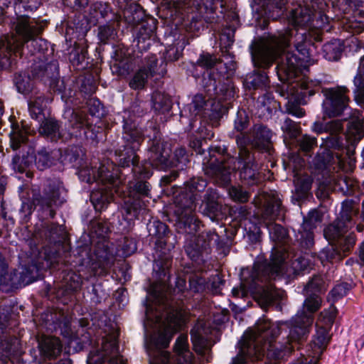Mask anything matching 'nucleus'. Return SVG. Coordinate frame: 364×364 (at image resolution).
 Wrapping results in <instances>:
<instances>
[{
  "instance_id": "obj_1",
  "label": "nucleus",
  "mask_w": 364,
  "mask_h": 364,
  "mask_svg": "<svg viewBox=\"0 0 364 364\" xmlns=\"http://www.w3.org/2000/svg\"><path fill=\"white\" fill-rule=\"evenodd\" d=\"M318 1L309 3L304 0V6L299 5L291 9L289 21L293 28L252 43L250 49L255 68L268 69L279 57L277 75L281 82L290 84L301 69L309 65L312 41L307 28H321L328 18L318 11L321 9Z\"/></svg>"
},
{
  "instance_id": "obj_2",
  "label": "nucleus",
  "mask_w": 364,
  "mask_h": 364,
  "mask_svg": "<svg viewBox=\"0 0 364 364\" xmlns=\"http://www.w3.org/2000/svg\"><path fill=\"white\" fill-rule=\"evenodd\" d=\"M175 283L173 289L164 281L153 283L147 292L144 327L150 364H196L186 334H181L175 342L174 359L163 350L183 323L181 309L176 305L183 300L186 279L178 277Z\"/></svg>"
},
{
  "instance_id": "obj_3",
  "label": "nucleus",
  "mask_w": 364,
  "mask_h": 364,
  "mask_svg": "<svg viewBox=\"0 0 364 364\" xmlns=\"http://www.w3.org/2000/svg\"><path fill=\"white\" fill-rule=\"evenodd\" d=\"M138 115H128L123 117L124 122V139L125 141L124 151L116 152L118 156V164L120 166L125 168L132 165L134 181L124 183L127 184L129 189V198L125 201L127 212L134 218H138L139 215L146 213V202L142 197L148 196L149 194V184L144 181L145 178L152 175L151 167L160 170H166L169 167H178L183 169L188 162V156L186 149L178 148L174 151V158L169 161L168 157L170 154V149L166 144L161 142V136L159 130L153 127L146 136L150 138V145L148 153V162L143 164H138L137 156L135 154L143 141L144 134L141 128L138 127Z\"/></svg>"
},
{
  "instance_id": "obj_4",
  "label": "nucleus",
  "mask_w": 364,
  "mask_h": 364,
  "mask_svg": "<svg viewBox=\"0 0 364 364\" xmlns=\"http://www.w3.org/2000/svg\"><path fill=\"white\" fill-rule=\"evenodd\" d=\"M288 257L286 248L274 246L269 262L257 260L252 269H242L241 283L239 287L232 289V296L242 298L251 293L262 307L282 301L284 296V291L274 288L270 280L282 275L290 278L311 269L313 265L306 256H299L287 267L286 259Z\"/></svg>"
},
{
  "instance_id": "obj_5",
  "label": "nucleus",
  "mask_w": 364,
  "mask_h": 364,
  "mask_svg": "<svg viewBox=\"0 0 364 364\" xmlns=\"http://www.w3.org/2000/svg\"><path fill=\"white\" fill-rule=\"evenodd\" d=\"M184 186L174 199L175 225L178 232L189 235L185 245L186 252L191 260L200 264L205 261L210 247L217 243L219 236L213 230L193 236L200 227V221L195 214L197 193L203 191L207 183L201 178H193Z\"/></svg>"
},
{
  "instance_id": "obj_6",
  "label": "nucleus",
  "mask_w": 364,
  "mask_h": 364,
  "mask_svg": "<svg viewBox=\"0 0 364 364\" xmlns=\"http://www.w3.org/2000/svg\"><path fill=\"white\" fill-rule=\"evenodd\" d=\"M15 33L0 38V70L9 68L14 61L13 55H21L27 50L33 63L31 71L36 64H43V68L50 61L46 41L40 37L46 23L27 15H21L14 22Z\"/></svg>"
},
{
  "instance_id": "obj_7",
  "label": "nucleus",
  "mask_w": 364,
  "mask_h": 364,
  "mask_svg": "<svg viewBox=\"0 0 364 364\" xmlns=\"http://www.w3.org/2000/svg\"><path fill=\"white\" fill-rule=\"evenodd\" d=\"M282 328L279 323L260 318L253 329L247 331L239 342L240 350L231 364H251L265 355L269 361L280 360L289 353L294 346L304 341L291 339L289 333L284 344H273V340Z\"/></svg>"
},
{
  "instance_id": "obj_8",
  "label": "nucleus",
  "mask_w": 364,
  "mask_h": 364,
  "mask_svg": "<svg viewBox=\"0 0 364 364\" xmlns=\"http://www.w3.org/2000/svg\"><path fill=\"white\" fill-rule=\"evenodd\" d=\"M355 216H358L356 204L353 200H344L337 220L323 230L325 238L329 242H336V245L325 247L316 256L323 265L341 261L355 245V236L353 232H348L354 225Z\"/></svg>"
},
{
  "instance_id": "obj_9",
  "label": "nucleus",
  "mask_w": 364,
  "mask_h": 364,
  "mask_svg": "<svg viewBox=\"0 0 364 364\" xmlns=\"http://www.w3.org/2000/svg\"><path fill=\"white\" fill-rule=\"evenodd\" d=\"M236 142L239 149L237 166L233 158L224 161L222 156L218 157L209 153L210 159H207L206 156L203 159V166L205 174L219 186L228 185L230 182L232 172L236 168L240 169L241 179L247 181L248 184L253 185L259 181L258 164L255 162V158L250 150L245 149L246 139L237 138Z\"/></svg>"
},
{
  "instance_id": "obj_10",
  "label": "nucleus",
  "mask_w": 364,
  "mask_h": 364,
  "mask_svg": "<svg viewBox=\"0 0 364 364\" xmlns=\"http://www.w3.org/2000/svg\"><path fill=\"white\" fill-rule=\"evenodd\" d=\"M92 162L90 166H85L78 171L79 178L87 183H97L90 194L91 202L97 211H102L107 208L108 204L112 200L114 192L119 189V184L122 183V172L118 176L117 171L111 173L114 170L115 166L108 159L99 164Z\"/></svg>"
},
{
  "instance_id": "obj_11",
  "label": "nucleus",
  "mask_w": 364,
  "mask_h": 364,
  "mask_svg": "<svg viewBox=\"0 0 364 364\" xmlns=\"http://www.w3.org/2000/svg\"><path fill=\"white\" fill-rule=\"evenodd\" d=\"M108 228L102 223H96L92 227L91 237H98L94 254L88 261H83L82 267L77 269L78 274L70 272L68 274L65 280L68 289L76 291L80 289L82 279H88L92 276H100L106 273L113 263L114 254L109 247V242L106 240Z\"/></svg>"
},
{
  "instance_id": "obj_12",
  "label": "nucleus",
  "mask_w": 364,
  "mask_h": 364,
  "mask_svg": "<svg viewBox=\"0 0 364 364\" xmlns=\"http://www.w3.org/2000/svg\"><path fill=\"white\" fill-rule=\"evenodd\" d=\"M306 291L309 295L305 299L303 307L291 320L277 322L279 326H285L289 331L291 339L304 341L306 339L310 327L314 322V314L321 306V299L317 293L323 291V280L321 277H314L306 286Z\"/></svg>"
},
{
  "instance_id": "obj_13",
  "label": "nucleus",
  "mask_w": 364,
  "mask_h": 364,
  "mask_svg": "<svg viewBox=\"0 0 364 364\" xmlns=\"http://www.w3.org/2000/svg\"><path fill=\"white\" fill-rule=\"evenodd\" d=\"M196 63L207 69L203 75L201 86L210 98L217 99L219 104L221 100L235 97L236 89L233 82L218 71L222 67L220 59L208 53H203Z\"/></svg>"
},
{
  "instance_id": "obj_14",
  "label": "nucleus",
  "mask_w": 364,
  "mask_h": 364,
  "mask_svg": "<svg viewBox=\"0 0 364 364\" xmlns=\"http://www.w3.org/2000/svg\"><path fill=\"white\" fill-rule=\"evenodd\" d=\"M100 348L91 350L87 364H127L120 355L117 345L119 331L115 325L104 329Z\"/></svg>"
},
{
  "instance_id": "obj_15",
  "label": "nucleus",
  "mask_w": 364,
  "mask_h": 364,
  "mask_svg": "<svg viewBox=\"0 0 364 364\" xmlns=\"http://www.w3.org/2000/svg\"><path fill=\"white\" fill-rule=\"evenodd\" d=\"M31 76L48 85L54 92L61 95L63 100H67L72 96L73 90L66 87L64 79L58 77V64L57 61H50L47 67L43 68V64H36L31 70Z\"/></svg>"
},
{
  "instance_id": "obj_16",
  "label": "nucleus",
  "mask_w": 364,
  "mask_h": 364,
  "mask_svg": "<svg viewBox=\"0 0 364 364\" xmlns=\"http://www.w3.org/2000/svg\"><path fill=\"white\" fill-rule=\"evenodd\" d=\"M65 200V189L62 183L58 179H53L47 181L43 196H34L33 203L46 217L53 218L55 209Z\"/></svg>"
},
{
  "instance_id": "obj_17",
  "label": "nucleus",
  "mask_w": 364,
  "mask_h": 364,
  "mask_svg": "<svg viewBox=\"0 0 364 364\" xmlns=\"http://www.w3.org/2000/svg\"><path fill=\"white\" fill-rule=\"evenodd\" d=\"M347 90L342 87L323 88L322 92L325 96L323 102L326 114H360V111L349 105V98L346 95Z\"/></svg>"
},
{
  "instance_id": "obj_18",
  "label": "nucleus",
  "mask_w": 364,
  "mask_h": 364,
  "mask_svg": "<svg viewBox=\"0 0 364 364\" xmlns=\"http://www.w3.org/2000/svg\"><path fill=\"white\" fill-rule=\"evenodd\" d=\"M212 328L210 323L203 320H199L191 331V341L193 349L200 358L208 363L211 360V348L213 343L211 342L210 335Z\"/></svg>"
},
{
  "instance_id": "obj_19",
  "label": "nucleus",
  "mask_w": 364,
  "mask_h": 364,
  "mask_svg": "<svg viewBox=\"0 0 364 364\" xmlns=\"http://www.w3.org/2000/svg\"><path fill=\"white\" fill-rule=\"evenodd\" d=\"M255 207L266 218L274 219L280 215L283 211L281 200L275 191L262 192L254 198Z\"/></svg>"
},
{
  "instance_id": "obj_20",
  "label": "nucleus",
  "mask_w": 364,
  "mask_h": 364,
  "mask_svg": "<svg viewBox=\"0 0 364 364\" xmlns=\"http://www.w3.org/2000/svg\"><path fill=\"white\" fill-rule=\"evenodd\" d=\"M321 220V215L318 210H311L304 218V223L296 235V240L300 246L305 249H309L314 244L313 230L317 223Z\"/></svg>"
},
{
  "instance_id": "obj_21",
  "label": "nucleus",
  "mask_w": 364,
  "mask_h": 364,
  "mask_svg": "<svg viewBox=\"0 0 364 364\" xmlns=\"http://www.w3.org/2000/svg\"><path fill=\"white\" fill-rule=\"evenodd\" d=\"M272 132L266 127L257 124L254 127L250 134L238 136L237 138H245L246 143L245 149L250 147L257 149L260 151L269 152L271 149Z\"/></svg>"
},
{
  "instance_id": "obj_22",
  "label": "nucleus",
  "mask_w": 364,
  "mask_h": 364,
  "mask_svg": "<svg viewBox=\"0 0 364 364\" xmlns=\"http://www.w3.org/2000/svg\"><path fill=\"white\" fill-rule=\"evenodd\" d=\"M345 127L349 134L360 137L364 135V115H351L349 120L345 122L331 120L326 124L324 129L337 133L343 132Z\"/></svg>"
},
{
  "instance_id": "obj_23",
  "label": "nucleus",
  "mask_w": 364,
  "mask_h": 364,
  "mask_svg": "<svg viewBox=\"0 0 364 364\" xmlns=\"http://www.w3.org/2000/svg\"><path fill=\"white\" fill-rule=\"evenodd\" d=\"M157 58L155 55L145 57L144 65L134 75L129 81V86L134 90H139L144 87L148 78L154 76L156 73Z\"/></svg>"
},
{
  "instance_id": "obj_24",
  "label": "nucleus",
  "mask_w": 364,
  "mask_h": 364,
  "mask_svg": "<svg viewBox=\"0 0 364 364\" xmlns=\"http://www.w3.org/2000/svg\"><path fill=\"white\" fill-rule=\"evenodd\" d=\"M157 21L154 18H146L140 25L136 34L134 41L139 51L146 50L154 41V32L156 29Z\"/></svg>"
},
{
  "instance_id": "obj_25",
  "label": "nucleus",
  "mask_w": 364,
  "mask_h": 364,
  "mask_svg": "<svg viewBox=\"0 0 364 364\" xmlns=\"http://www.w3.org/2000/svg\"><path fill=\"white\" fill-rule=\"evenodd\" d=\"M219 194L215 189L208 188L200 207L201 213L212 220L218 219L223 215V205L218 201Z\"/></svg>"
},
{
  "instance_id": "obj_26",
  "label": "nucleus",
  "mask_w": 364,
  "mask_h": 364,
  "mask_svg": "<svg viewBox=\"0 0 364 364\" xmlns=\"http://www.w3.org/2000/svg\"><path fill=\"white\" fill-rule=\"evenodd\" d=\"M41 355L48 359L55 358L62 351V345L58 338L42 336L38 341Z\"/></svg>"
},
{
  "instance_id": "obj_27",
  "label": "nucleus",
  "mask_w": 364,
  "mask_h": 364,
  "mask_svg": "<svg viewBox=\"0 0 364 364\" xmlns=\"http://www.w3.org/2000/svg\"><path fill=\"white\" fill-rule=\"evenodd\" d=\"M90 14L97 22L102 19H108V22L116 21L118 25L121 16L112 12L109 4L102 2H95L90 7Z\"/></svg>"
},
{
  "instance_id": "obj_28",
  "label": "nucleus",
  "mask_w": 364,
  "mask_h": 364,
  "mask_svg": "<svg viewBox=\"0 0 364 364\" xmlns=\"http://www.w3.org/2000/svg\"><path fill=\"white\" fill-rule=\"evenodd\" d=\"M41 228L36 230L35 237L36 239L48 240L50 242H55L64 235V228L61 225L48 223H42Z\"/></svg>"
},
{
  "instance_id": "obj_29",
  "label": "nucleus",
  "mask_w": 364,
  "mask_h": 364,
  "mask_svg": "<svg viewBox=\"0 0 364 364\" xmlns=\"http://www.w3.org/2000/svg\"><path fill=\"white\" fill-rule=\"evenodd\" d=\"M269 77L264 71H254L247 75L243 84L248 90H265L269 87Z\"/></svg>"
},
{
  "instance_id": "obj_30",
  "label": "nucleus",
  "mask_w": 364,
  "mask_h": 364,
  "mask_svg": "<svg viewBox=\"0 0 364 364\" xmlns=\"http://www.w3.org/2000/svg\"><path fill=\"white\" fill-rule=\"evenodd\" d=\"M61 156L60 149L48 151L46 149L40 150L36 156V165L40 170H44L59 161Z\"/></svg>"
},
{
  "instance_id": "obj_31",
  "label": "nucleus",
  "mask_w": 364,
  "mask_h": 364,
  "mask_svg": "<svg viewBox=\"0 0 364 364\" xmlns=\"http://www.w3.org/2000/svg\"><path fill=\"white\" fill-rule=\"evenodd\" d=\"M39 132L41 134L46 136L53 141H55L62 137L58 122L50 117H44V119L41 124Z\"/></svg>"
},
{
  "instance_id": "obj_32",
  "label": "nucleus",
  "mask_w": 364,
  "mask_h": 364,
  "mask_svg": "<svg viewBox=\"0 0 364 364\" xmlns=\"http://www.w3.org/2000/svg\"><path fill=\"white\" fill-rule=\"evenodd\" d=\"M323 57L329 61L338 60L344 50L342 42L338 39H334L326 43L323 46Z\"/></svg>"
},
{
  "instance_id": "obj_33",
  "label": "nucleus",
  "mask_w": 364,
  "mask_h": 364,
  "mask_svg": "<svg viewBox=\"0 0 364 364\" xmlns=\"http://www.w3.org/2000/svg\"><path fill=\"white\" fill-rule=\"evenodd\" d=\"M312 179L307 175L296 173L294 176L295 193L293 199L299 200L304 197L311 188Z\"/></svg>"
},
{
  "instance_id": "obj_34",
  "label": "nucleus",
  "mask_w": 364,
  "mask_h": 364,
  "mask_svg": "<svg viewBox=\"0 0 364 364\" xmlns=\"http://www.w3.org/2000/svg\"><path fill=\"white\" fill-rule=\"evenodd\" d=\"M355 100L356 103L364 107V56L360 60L358 74L354 77Z\"/></svg>"
},
{
  "instance_id": "obj_35",
  "label": "nucleus",
  "mask_w": 364,
  "mask_h": 364,
  "mask_svg": "<svg viewBox=\"0 0 364 364\" xmlns=\"http://www.w3.org/2000/svg\"><path fill=\"white\" fill-rule=\"evenodd\" d=\"M123 18L130 25H140L146 21L144 11L139 4H130L123 11Z\"/></svg>"
},
{
  "instance_id": "obj_36",
  "label": "nucleus",
  "mask_w": 364,
  "mask_h": 364,
  "mask_svg": "<svg viewBox=\"0 0 364 364\" xmlns=\"http://www.w3.org/2000/svg\"><path fill=\"white\" fill-rule=\"evenodd\" d=\"M153 109L159 114H166L171 109V102L169 97L160 92H155L152 95Z\"/></svg>"
},
{
  "instance_id": "obj_37",
  "label": "nucleus",
  "mask_w": 364,
  "mask_h": 364,
  "mask_svg": "<svg viewBox=\"0 0 364 364\" xmlns=\"http://www.w3.org/2000/svg\"><path fill=\"white\" fill-rule=\"evenodd\" d=\"M235 28L232 26L225 27L220 36V50L224 57L230 55L229 49L234 43Z\"/></svg>"
},
{
  "instance_id": "obj_38",
  "label": "nucleus",
  "mask_w": 364,
  "mask_h": 364,
  "mask_svg": "<svg viewBox=\"0 0 364 364\" xmlns=\"http://www.w3.org/2000/svg\"><path fill=\"white\" fill-rule=\"evenodd\" d=\"M288 0H265L264 13L268 18L277 19L282 14V10Z\"/></svg>"
},
{
  "instance_id": "obj_39",
  "label": "nucleus",
  "mask_w": 364,
  "mask_h": 364,
  "mask_svg": "<svg viewBox=\"0 0 364 364\" xmlns=\"http://www.w3.org/2000/svg\"><path fill=\"white\" fill-rule=\"evenodd\" d=\"M333 159L329 152L323 153V155L318 154L314 161L315 168L322 173L323 176L327 175L331 171V161Z\"/></svg>"
},
{
  "instance_id": "obj_40",
  "label": "nucleus",
  "mask_w": 364,
  "mask_h": 364,
  "mask_svg": "<svg viewBox=\"0 0 364 364\" xmlns=\"http://www.w3.org/2000/svg\"><path fill=\"white\" fill-rule=\"evenodd\" d=\"M16 272H9L7 264L4 258L0 255V285H14L16 283L15 279Z\"/></svg>"
},
{
  "instance_id": "obj_41",
  "label": "nucleus",
  "mask_w": 364,
  "mask_h": 364,
  "mask_svg": "<svg viewBox=\"0 0 364 364\" xmlns=\"http://www.w3.org/2000/svg\"><path fill=\"white\" fill-rule=\"evenodd\" d=\"M14 83L17 90L22 94H27L33 89V82L29 75L19 73L14 77Z\"/></svg>"
},
{
  "instance_id": "obj_42",
  "label": "nucleus",
  "mask_w": 364,
  "mask_h": 364,
  "mask_svg": "<svg viewBox=\"0 0 364 364\" xmlns=\"http://www.w3.org/2000/svg\"><path fill=\"white\" fill-rule=\"evenodd\" d=\"M270 238L279 243H284L287 237V230L280 225L270 223L267 225Z\"/></svg>"
},
{
  "instance_id": "obj_43",
  "label": "nucleus",
  "mask_w": 364,
  "mask_h": 364,
  "mask_svg": "<svg viewBox=\"0 0 364 364\" xmlns=\"http://www.w3.org/2000/svg\"><path fill=\"white\" fill-rule=\"evenodd\" d=\"M116 21L109 22V24L100 26L98 28V38L102 43H107L114 38L117 33L114 27Z\"/></svg>"
},
{
  "instance_id": "obj_44",
  "label": "nucleus",
  "mask_w": 364,
  "mask_h": 364,
  "mask_svg": "<svg viewBox=\"0 0 364 364\" xmlns=\"http://www.w3.org/2000/svg\"><path fill=\"white\" fill-rule=\"evenodd\" d=\"M208 107V102L205 100L202 94L196 95L192 102L188 105L187 108L191 114H198L200 112L206 109Z\"/></svg>"
},
{
  "instance_id": "obj_45",
  "label": "nucleus",
  "mask_w": 364,
  "mask_h": 364,
  "mask_svg": "<svg viewBox=\"0 0 364 364\" xmlns=\"http://www.w3.org/2000/svg\"><path fill=\"white\" fill-rule=\"evenodd\" d=\"M87 55V50L85 46L75 45L70 53V60L74 65H79L85 60Z\"/></svg>"
},
{
  "instance_id": "obj_46",
  "label": "nucleus",
  "mask_w": 364,
  "mask_h": 364,
  "mask_svg": "<svg viewBox=\"0 0 364 364\" xmlns=\"http://www.w3.org/2000/svg\"><path fill=\"white\" fill-rule=\"evenodd\" d=\"M80 150L78 147L73 146L65 150L64 153L61 152L59 156V161L62 164H72L77 161L79 157Z\"/></svg>"
},
{
  "instance_id": "obj_47",
  "label": "nucleus",
  "mask_w": 364,
  "mask_h": 364,
  "mask_svg": "<svg viewBox=\"0 0 364 364\" xmlns=\"http://www.w3.org/2000/svg\"><path fill=\"white\" fill-rule=\"evenodd\" d=\"M18 341L16 338L8 340L5 339L0 342V354L1 356L10 358V356L16 350V343Z\"/></svg>"
},
{
  "instance_id": "obj_48",
  "label": "nucleus",
  "mask_w": 364,
  "mask_h": 364,
  "mask_svg": "<svg viewBox=\"0 0 364 364\" xmlns=\"http://www.w3.org/2000/svg\"><path fill=\"white\" fill-rule=\"evenodd\" d=\"M229 196L235 201L245 203L249 199V193L241 187L232 186L228 191Z\"/></svg>"
},
{
  "instance_id": "obj_49",
  "label": "nucleus",
  "mask_w": 364,
  "mask_h": 364,
  "mask_svg": "<svg viewBox=\"0 0 364 364\" xmlns=\"http://www.w3.org/2000/svg\"><path fill=\"white\" fill-rule=\"evenodd\" d=\"M31 114H43L46 111L47 101L41 97L28 103Z\"/></svg>"
},
{
  "instance_id": "obj_50",
  "label": "nucleus",
  "mask_w": 364,
  "mask_h": 364,
  "mask_svg": "<svg viewBox=\"0 0 364 364\" xmlns=\"http://www.w3.org/2000/svg\"><path fill=\"white\" fill-rule=\"evenodd\" d=\"M190 289L194 292L203 291L205 285V279L195 274L189 277Z\"/></svg>"
},
{
  "instance_id": "obj_51",
  "label": "nucleus",
  "mask_w": 364,
  "mask_h": 364,
  "mask_svg": "<svg viewBox=\"0 0 364 364\" xmlns=\"http://www.w3.org/2000/svg\"><path fill=\"white\" fill-rule=\"evenodd\" d=\"M148 230L150 235H155L161 237L167 230L166 225L159 221L153 222L148 225Z\"/></svg>"
},
{
  "instance_id": "obj_52",
  "label": "nucleus",
  "mask_w": 364,
  "mask_h": 364,
  "mask_svg": "<svg viewBox=\"0 0 364 364\" xmlns=\"http://www.w3.org/2000/svg\"><path fill=\"white\" fill-rule=\"evenodd\" d=\"M282 129L284 132H287L291 138H296L299 134L297 124L288 118L284 120Z\"/></svg>"
},
{
  "instance_id": "obj_53",
  "label": "nucleus",
  "mask_w": 364,
  "mask_h": 364,
  "mask_svg": "<svg viewBox=\"0 0 364 364\" xmlns=\"http://www.w3.org/2000/svg\"><path fill=\"white\" fill-rule=\"evenodd\" d=\"M350 287V284L348 283L337 284L331 291V296L333 299H338L346 296Z\"/></svg>"
},
{
  "instance_id": "obj_54",
  "label": "nucleus",
  "mask_w": 364,
  "mask_h": 364,
  "mask_svg": "<svg viewBox=\"0 0 364 364\" xmlns=\"http://www.w3.org/2000/svg\"><path fill=\"white\" fill-rule=\"evenodd\" d=\"M88 114H97L104 112V107L101 102L96 98L89 99L87 102Z\"/></svg>"
},
{
  "instance_id": "obj_55",
  "label": "nucleus",
  "mask_w": 364,
  "mask_h": 364,
  "mask_svg": "<svg viewBox=\"0 0 364 364\" xmlns=\"http://www.w3.org/2000/svg\"><path fill=\"white\" fill-rule=\"evenodd\" d=\"M297 141L301 149L305 152H309L316 144V139L309 136H304Z\"/></svg>"
},
{
  "instance_id": "obj_56",
  "label": "nucleus",
  "mask_w": 364,
  "mask_h": 364,
  "mask_svg": "<svg viewBox=\"0 0 364 364\" xmlns=\"http://www.w3.org/2000/svg\"><path fill=\"white\" fill-rule=\"evenodd\" d=\"M249 123V115H237L235 119V129L238 132H242L247 127Z\"/></svg>"
},
{
  "instance_id": "obj_57",
  "label": "nucleus",
  "mask_w": 364,
  "mask_h": 364,
  "mask_svg": "<svg viewBox=\"0 0 364 364\" xmlns=\"http://www.w3.org/2000/svg\"><path fill=\"white\" fill-rule=\"evenodd\" d=\"M123 255L128 257L136 250V246L134 240L124 238L122 246Z\"/></svg>"
},
{
  "instance_id": "obj_58",
  "label": "nucleus",
  "mask_w": 364,
  "mask_h": 364,
  "mask_svg": "<svg viewBox=\"0 0 364 364\" xmlns=\"http://www.w3.org/2000/svg\"><path fill=\"white\" fill-rule=\"evenodd\" d=\"M335 318V314L333 310H328L321 312L318 316V321H323L326 326L331 325Z\"/></svg>"
},
{
  "instance_id": "obj_59",
  "label": "nucleus",
  "mask_w": 364,
  "mask_h": 364,
  "mask_svg": "<svg viewBox=\"0 0 364 364\" xmlns=\"http://www.w3.org/2000/svg\"><path fill=\"white\" fill-rule=\"evenodd\" d=\"M328 334L325 328H321L317 331V344L321 346H325L328 341Z\"/></svg>"
},
{
  "instance_id": "obj_60",
  "label": "nucleus",
  "mask_w": 364,
  "mask_h": 364,
  "mask_svg": "<svg viewBox=\"0 0 364 364\" xmlns=\"http://www.w3.org/2000/svg\"><path fill=\"white\" fill-rule=\"evenodd\" d=\"M237 217L240 220H246L250 215V212L247 209L245 206H240L237 208Z\"/></svg>"
},
{
  "instance_id": "obj_61",
  "label": "nucleus",
  "mask_w": 364,
  "mask_h": 364,
  "mask_svg": "<svg viewBox=\"0 0 364 364\" xmlns=\"http://www.w3.org/2000/svg\"><path fill=\"white\" fill-rule=\"evenodd\" d=\"M118 68H119V73L121 75H124L129 72V65L128 64V59H125L119 61L117 64Z\"/></svg>"
},
{
  "instance_id": "obj_62",
  "label": "nucleus",
  "mask_w": 364,
  "mask_h": 364,
  "mask_svg": "<svg viewBox=\"0 0 364 364\" xmlns=\"http://www.w3.org/2000/svg\"><path fill=\"white\" fill-rule=\"evenodd\" d=\"M338 185L341 187L342 190L344 191V188L343 187V185L346 186V192H349L350 189L349 187H351L353 186V183L350 180L343 178L339 180Z\"/></svg>"
},
{
  "instance_id": "obj_63",
  "label": "nucleus",
  "mask_w": 364,
  "mask_h": 364,
  "mask_svg": "<svg viewBox=\"0 0 364 364\" xmlns=\"http://www.w3.org/2000/svg\"><path fill=\"white\" fill-rule=\"evenodd\" d=\"M67 4H74L79 7H85L88 4V0H63Z\"/></svg>"
},
{
  "instance_id": "obj_64",
  "label": "nucleus",
  "mask_w": 364,
  "mask_h": 364,
  "mask_svg": "<svg viewBox=\"0 0 364 364\" xmlns=\"http://www.w3.org/2000/svg\"><path fill=\"white\" fill-rule=\"evenodd\" d=\"M21 211L25 213V215H30L32 212V204L28 202H23L21 206Z\"/></svg>"
}]
</instances>
